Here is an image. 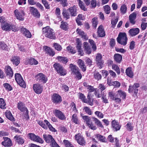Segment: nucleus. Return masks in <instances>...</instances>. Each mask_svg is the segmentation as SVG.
<instances>
[{
  "label": "nucleus",
  "instance_id": "63",
  "mask_svg": "<svg viewBox=\"0 0 147 147\" xmlns=\"http://www.w3.org/2000/svg\"><path fill=\"white\" fill-rule=\"evenodd\" d=\"M53 46L55 49L58 51H60L62 49L61 46L57 43H54Z\"/></svg>",
  "mask_w": 147,
  "mask_h": 147
},
{
  "label": "nucleus",
  "instance_id": "10",
  "mask_svg": "<svg viewBox=\"0 0 147 147\" xmlns=\"http://www.w3.org/2000/svg\"><path fill=\"white\" fill-rule=\"evenodd\" d=\"M53 113L55 116L61 120H65L66 118L64 113L59 110L55 109Z\"/></svg>",
  "mask_w": 147,
  "mask_h": 147
},
{
  "label": "nucleus",
  "instance_id": "1",
  "mask_svg": "<svg viewBox=\"0 0 147 147\" xmlns=\"http://www.w3.org/2000/svg\"><path fill=\"white\" fill-rule=\"evenodd\" d=\"M43 33L45 36L51 39H54L56 37L53 30L49 26H47L43 28Z\"/></svg>",
  "mask_w": 147,
  "mask_h": 147
},
{
  "label": "nucleus",
  "instance_id": "25",
  "mask_svg": "<svg viewBox=\"0 0 147 147\" xmlns=\"http://www.w3.org/2000/svg\"><path fill=\"white\" fill-rule=\"evenodd\" d=\"M97 33L98 36L101 37L104 36L105 35V33L102 25L99 26L98 28Z\"/></svg>",
  "mask_w": 147,
  "mask_h": 147
},
{
  "label": "nucleus",
  "instance_id": "49",
  "mask_svg": "<svg viewBox=\"0 0 147 147\" xmlns=\"http://www.w3.org/2000/svg\"><path fill=\"white\" fill-rule=\"evenodd\" d=\"M3 86L5 89L8 91H10L12 90V87L11 85L7 83H5L3 84Z\"/></svg>",
  "mask_w": 147,
  "mask_h": 147
},
{
  "label": "nucleus",
  "instance_id": "3",
  "mask_svg": "<svg viewBox=\"0 0 147 147\" xmlns=\"http://www.w3.org/2000/svg\"><path fill=\"white\" fill-rule=\"evenodd\" d=\"M43 136L46 142L51 143L52 147H60L51 135L44 134Z\"/></svg>",
  "mask_w": 147,
  "mask_h": 147
},
{
  "label": "nucleus",
  "instance_id": "19",
  "mask_svg": "<svg viewBox=\"0 0 147 147\" xmlns=\"http://www.w3.org/2000/svg\"><path fill=\"white\" fill-rule=\"evenodd\" d=\"M4 141L1 143L2 145L5 146H10L12 145V143L11 140L7 137H4Z\"/></svg>",
  "mask_w": 147,
  "mask_h": 147
},
{
  "label": "nucleus",
  "instance_id": "26",
  "mask_svg": "<svg viewBox=\"0 0 147 147\" xmlns=\"http://www.w3.org/2000/svg\"><path fill=\"white\" fill-rule=\"evenodd\" d=\"M116 96L117 97H120L122 99H125L126 96L125 93L121 90H119L116 92Z\"/></svg>",
  "mask_w": 147,
  "mask_h": 147
},
{
  "label": "nucleus",
  "instance_id": "40",
  "mask_svg": "<svg viewBox=\"0 0 147 147\" xmlns=\"http://www.w3.org/2000/svg\"><path fill=\"white\" fill-rule=\"evenodd\" d=\"M94 137L95 138H97L99 140L103 142H105V138L103 136H102L99 134H97L95 135Z\"/></svg>",
  "mask_w": 147,
  "mask_h": 147
},
{
  "label": "nucleus",
  "instance_id": "2",
  "mask_svg": "<svg viewBox=\"0 0 147 147\" xmlns=\"http://www.w3.org/2000/svg\"><path fill=\"white\" fill-rule=\"evenodd\" d=\"M127 38L126 34L125 32L120 33L117 38L118 43L123 46H125L127 43Z\"/></svg>",
  "mask_w": 147,
  "mask_h": 147
},
{
  "label": "nucleus",
  "instance_id": "16",
  "mask_svg": "<svg viewBox=\"0 0 147 147\" xmlns=\"http://www.w3.org/2000/svg\"><path fill=\"white\" fill-rule=\"evenodd\" d=\"M71 16H76L77 13V7L75 5L71 7L68 9Z\"/></svg>",
  "mask_w": 147,
  "mask_h": 147
},
{
  "label": "nucleus",
  "instance_id": "53",
  "mask_svg": "<svg viewBox=\"0 0 147 147\" xmlns=\"http://www.w3.org/2000/svg\"><path fill=\"white\" fill-rule=\"evenodd\" d=\"M63 142L66 147H74L73 145L67 140H64Z\"/></svg>",
  "mask_w": 147,
  "mask_h": 147
},
{
  "label": "nucleus",
  "instance_id": "37",
  "mask_svg": "<svg viewBox=\"0 0 147 147\" xmlns=\"http://www.w3.org/2000/svg\"><path fill=\"white\" fill-rule=\"evenodd\" d=\"M62 15L63 17L67 20L70 18V15L69 13L67 11L66 9L64 8L63 10Z\"/></svg>",
  "mask_w": 147,
  "mask_h": 147
},
{
  "label": "nucleus",
  "instance_id": "59",
  "mask_svg": "<svg viewBox=\"0 0 147 147\" xmlns=\"http://www.w3.org/2000/svg\"><path fill=\"white\" fill-rule=\"evenodd\" d=\"M98 88L101 91V94H104V92H102V91L104 90L106 88L105 85L102 84H100Z\"/></svg>",
  "mask_w": 147,
  "mask_h": 147
},
{
  "label": "nucleus",
  "instance_id": "44",
  "mask_svg": "<svg viewBox=\"0 0 147 147\" xmlns=\"http://www.w3.org/2000/svg\"><path fill=\"white\" fill-rule=\"evenodd\" d=\"M92 26L95 28H96L98 24V18L97 17L93 18L92 20Z\"/></svg>",
  "mask_w": 147,
  "mask_h": 147
},
{
  "label": "nucleus",
  "instance_id": "22",
  "mask_svg": "<svg viewBox=\"0 0 147 147\" xmlns=\"http://www.w3.org/2000/svg\"><path fill=\"white\" fill-rule=\"evenodd\" d=\"M139 32L140 30L138 28L131 29L129 31V35L131 36H133L137 35Z\"/></svg>",
  "mask_w": 147,
  "mask_h": 147
},
{
  "label": "nucleus",
  "instance_id": "14",
  "mask_svg": "<svg viewBox=\"0 0 147 147\" xmlns=\"http://www.w3.org/2000/svg\"><path fill=\"white\" fill-rule=\"evenodd\" d=\"M18 108L21 112H25L26 114L28 113L27 108L26 107L24 104L22 102H20L18 103Z\"/></svg>",
  "mask_w": 147,
  "mask_h": 147
},
{
  "label": "nucleus",
  "instance_id": "5",
  "mask_svg": "<svg viewBox=\"0 0 147 147\" xmlns=\"http://www.w3.org/2000/svg\"><path fill=\"white\" fill-rule=\"evenodd\" d=\"M53 66L57 73L62 76H64L66 74L65 70L62 66L58 63H56L54 64Z\"/></svg>",
  "mask_w": 147,
  "mask_h": 147
},
{
  "label": "nucleus",
  "instance_id": "17",
  "mask_svg": "<svg viewBox=\"0 0 147 147\" xmlns=\"http://www.w3.org/2000/svg\"><path fill=\"white\" fill-rule=\"evenodd\" d=\"M30 10L31 13L35 17L37 18L40 17V14L36 8L33 7H30Z\"/></svg>",
  "mask_w": 147,
  "mask_h": 147
},
{
  "label": "nucleus",
  "instance_id": "9",
  "mask_svg": "<svg viewBox=\"0 0 147 147\" xmlns=\"http://www.w3.org/2000/svg\"><path fill=\"white\" fill-rule=\"evenodd\" d=\"M33 88L34 91L37 94H40L42 92L43 86L41 84L39 83L34 84Z\"/></svg>",
  "mask_w": 147,
  "mask_h": 147
},
{
  "label": "nucleus",
  "instance_id": "13",
  "mask_svg": "<svg viewBox=\"0 0 147 147\" xmlns=\"http://www.w3.org/2000/svg\"><path fill=\"white\" fill-rule=\"evenodd\" d=\"M75 138L79 144L82 145H85L86 142L84 139L81 134H79L76 135Z\"/></svg>",
  "mask_w": 147,
  "mask_h": 147
},
{
  "label": "nucleus",
  "instance_id": "35",
  "mask_svg": "<svg viewBox=\"0 0 147 147\" xmlns=\"http://www.w3.org/2000/svg\"><path fill=\"white\" fill-rule=\"evenodd\" d=\"M114 59L117 63H119L122 60V56L119 54H116L114 55Z\"/></svg>",
  "mask_w": 147,
  "mask_h": 147
},
{
  "label": "nucleus",
  "instance_id": "62",
  "mask_svg": "<svg viewBox=\"0 0 147 147\" xmlns=\"http://www.w3.org/2000/svg\"><path fill=\"white\" fill-rule=\"evenodd\" d=\"M120 83L118 81H115L112 82V86H113L115 87L119 88L120 86Z\"/></svg>",
  "mask_w": 147,
  "mask_h": 147
},
{
  "label": "nucleus",
  "instance_id": "61",
  "mask_svg": "<svg viewBox=\"0 0 147 147\" xmlns=\"http://www.w3.org/2000/svg\"><path fill=\"white\" fill-rule=\"evenodd\" d=\"M81 44H79L77 45V47L78 49V51L79 52V54L81 56L83 55V53H82V51L81 49Z\"/></svg>",
  "mask_w": 147,
  "mask_h": 147
},
{
  "label": "nucleus",
  "instance_id": "34",
  "mask_svg": "<svg viewBox=\"0 0 147 147\" xmlns=\"http://www.w3.org/2000/svg\"><path fill=\"white\" fill-rule=\"evenodd\" d=\"M71 121L76 124H79L80 123V120L78 119L77 115L75 114L72 115L71 117Z\"/></svg>",
  "mask_w": 147,
  "mask_h": 147
},
{
  "label": "nucleus",
  "instance_id": "38",
  "mask_svg": "<svg viewBox=\"0 0 147 147\" xmlns=\"http://www.w3.org/2000/svg\"><path fill=\"white\" fill-rule=\"evenodd\" d=\"M56 59L59 61L63 63L64 64H66L68 61L67 59L66 58L61 56L57 57Z\"/></svg>",
  "mask_w": 147,
  "mask_h": 147
},
{
  "label": "nucleus",
  "instance_id": "20",
  "mask_svg": "<svg viewBox=\"0 0 147 147\" xmlns=\"http://www.w3.org/2000/svg\"><path fill=\"white\" fill-rule=\"evenodd\" d=\"M112 126L113 129L116 131L119 130L121 127L119 123L115 120L112 121Z\"/></svg>",
  "mask_w": 147,
  "mask_h": 147
},
{
  "label": "nucleus",
  "instance_id": "27",
  "mask_svg": "<svg viewBox=\"0 0 147 147\" xmlns=\"http://www.w3.org/2000/svg\"><path fill=\"white\" fill-rule=\"evenodd\" d=\"M78 63L79 67L83 71H86V67L85 65L84 61L81 59H79Z\"/></svg>",
  "mask_w": 147,
  "mask_h": 147
},
{
  "label": "nucleus",
  "instance_id": "11",
  "mask_svg": "<svg viewBox=\"0 0 147 147\" xmlns=\"http://www.w3.org/2000/svg\"><path fill=\"white\" fill-rule=\"evenodd\" d=\"M139 86V84L138 83H135L133 85H130L128 89L129 92L131 93L133 92L134 94H137L138 90V88Z\"/></svg>",
  "mask_w": 147,
  "mask_h": 147
},
{
  "label": "nucleus",
  "instance_id": "54",
  "mask_svg": "<svg viewBox=\"0 0 147 147\" xmlns=\"http://www.w3.org/2000/svg\"><path fill=\"white\" fill-rule=\"evenodd\" d=\"M67 23L65 22H61V24L60 26V27L61 28L65 30H66L67 29Z\"/></svg>",
  "mask_w": 147,
  "mask_h": 147
},
{
  "label": "nucleus",
  "instance_id": "51",
  "mask_svg": "<svg viewBox=\"0 0 147 147\" xmlns=\"http://www.w3.org/2000/svg\"><path fill=\"white\" fill-rule=\"evenodd\" d=\"M112 68L118 74H120V70L119 67L117 65L115 64L112 65Z\"/></svg>",
  "mask_w": 147,
  "mask_h": 147
},
{
  "label": "nucleus",
  "instance_id": "39",
  "mask_svg": "<svg viewBox=\"0 0 147 147\" xmlns=\"http://www.w3.org/2000/svg\"><path fill=\"white\" fill-rule=\"evenodd\" d=\"M5 114L6 117L9 120L12 121H14V118L10 111H7Z\"/></svg>",
  "mask_w": 147,
  "mask_h": 147
},
{
  "label": "nucleus",
  "instance_id": "21",
  "mask_svg": "<svg viewBox=\"0 0 147 147\" xmlns=\"http://www.w3.org/2000/svg\"><path fill=\"white\" fill-rule=\"evenodd\" d=\"M137 12H134L129 16V19L130 23L134 25L136 22L135 20L136 17Z\"/></svg>",
  "mask_w": 147,
  "mask_h": 147
},
{
  "label": "nucleus",
  "instance_id": "46",
  "mask_svg": "<svg viewBox=\"0 0 147 147\" xmlns=\"http://www.w3.org/2000/svg\"><path fill=\"white\" fill-rule=\"evenodd\" d=\"M28 63L32 65H36L38 63V61L34 58L28 59L27 60Z\"/></svg>",
  "mask_w": 147,
  "mask_h": 147
},
{
  "label": "nucleus",
  "instance_id": "50",
  "mask_svg": "<svg viewBox=\"0 0 147 147\" xmlns=\"http://www.w3.org/2000/svg\"><path fill=\"white\" fill-rule=\"evenodd\" d=\"M94 78L98 80L101 79L102 78L101 75L97 71L94 72Z\"/></svg>",
  "mask_w": 147,
  "mask_h": 147
},
{
  "label": "nucleus",
  "instance_id": "30",
  "mask_svg": "<svg viewBox=\"0 0 147 147\" xmlns=\"http://www.w3.org/2000/svg\"><path fill=\"white\" fill-rule=\"evenodd\" d=\"M84 47L85 51L86 53L89 54L91 53V50L90 47L88 45V44L86 42H84Z\"/></svg>",
  "mask_w": 147,
  "mask_h": 147
},
{
  "label": "nucleus",
  "instance_id": "45",
  "mask_svg": "<svg viewBox=\"0 0 147 147\" xmlns=\"http://www.w3.org/2000/svg\"><path fill=\"white\" fill-rule=\"evenodd\" d=\"M14 138H16V142L19 144H22L24 143V140L20 136L17 137V136H15L14 137Z\"/></svg>",
  "mask_w": 147,
  "mask_h": 147
},
{
  "label": "nucleus",
  "instance_id": "48",
  "mask_svg": "<svg viewBox=\"0 0 147 147\" xmlns=\"http://www.w3.org/2000/svg\"><path fill=\"white\" fill-rule=\"evenodd\" d=\"M89 42L92 46L93 50L95 51L96 49V46L94 42L92 40L89 39Z\"/></svg>",
  "mask_w": 147,
  "mask_h": 147
},
{
  "label": "nucleus",
  "instance_id": "42",
  "mask_svg": "<svg viewBox=\"0 0 147 147\" xmlns=\"http://www.w3.org/2000/svg\"><path fill=\"white\" fill-rule=\"evenodd\" d=\"M78 2L79 6L81 9L84 11H86L87 8L85 7L83 2L81 0H78Z\"/></svg>",
  "mask_w": 147,
  "mask_h": 147
},
{
  "label": "nucleus",
  "instance_id": "56",
  "mask_svg": "<svg viewBox=\"0 0 147 147\" xmlns=\"http://www.w3.org/2000/svg\"><path fill=\"white\" fill-rule=\"evenodd\" d=\"M104 11L107 14H109L110 12V7L108 5H106L104 7Z\"/></svg>",
  "mask_w": 147,
  "mask_h": 147
},
{
  "label": "nucleus",
  "instance_id": "41",
  "mask_svg": "<svg viewBox=\"0 0 147 147\" xmlns=\"http://www.w3.org/2000/svg\"><path fill=\"white\" fill-rule=\"evenodd\" d=\"M82 119L86 121L87 125L92 122L90 118L88 116L84 115L82 116Z\"/></svg>",
  "mask_w": 147,
  "mask_h": 147
},
{
  "label": "nucleus",
  "instance_id": "32",
  "mask_svg": "<svg viewBox=\"0 0 147 147\" xmlns=\"http://www.w3.org/2000/svg\"><path fill=\"white\" fill-rule=\"evenodd\" d=\"M11 61L14 64L17 65L20 63V59L18 56H14L11 59Z\"/></svg>",
  "mask_w": 147,
  "mask_h": 147
},
{
  "label": "nucleus",
  "instance_id": "47",
  "mask_svg": "<svg viewBox=\"0 0 147 147\" xmlns=\"http://www.w3.org/2000/svg\"><path fill=\"white\" fill-rule=\"evenodd\" d=\"M6 103L4 100L2 98H0V107L2 109L6 108Z\"/></svg>",
  "mask_w": 147,
  "mask_h": 147
},
{
  "label": "nucleus",
  "instance_id": "52",
  "mask_svg": "<svg viewBox=\"0 0 147 147\" xmlns=\"http://www.w3.org/2000/svg\"><path fill=\"white\" fill-rule=\"evenodd\" d=\"M125 127L129 131H131L133 129L134 127L130 122L128 123Z\"/></svg>",
  "mask_w": 147,
  "mask_h": 147
},
{
  "label": "nucleus",
  "instance_id": "64",
  "mask_svg": "<svg viewBox=\"0 0 147 147\" xmlns=\"http://www.w3.org/2000/svg\"><path fill=\"white\" fill-rule=\"evenodd\" d=\"M95 114L97 115L98 118H102L103 117V114L101 112L98 111H96L95 112Z\"/></svg>",
  "mask_w": 147,
  "mask_h": 147
},
{
  "label": "nucleus",
  "instance_id": "36",
  "mask_svg": "<svg viewBox=\"0 0 147 147\" xmlns=\"http://www.w3.org/2000/svg\"><path fill=\"white\" fill-rule=\"evenodd\" d=\"M76 32L78 34L81 36V37L87 40L88 39V38L83 31H81L79 29H77L76 30Z\"/></svg>",
  "mask_w": 147,
  "mask_h": 147
},
{
  "label": "nucleus",
  "instance_id": "6",
  "mask_svg": "<svg viewBox=\"0 0 147 147\" xmlns=\"http://www.w3.org/2000/svg\"><path fill=\"white\" fill-rule=\"evenodd\" d=\"M15 79L17 82L21 87H26L25 82L20 74L16 73L15 74Z\"/></svg>",
  "mask_w": 147,
  "mask_h": 147
},
{
  "label": "nucleus",
  "instance_id": "24",
  "mask_svg": "<svg viewBox=\"0 0 147 147\" xmlns=\"http://www.w3.org/2000/svg\"><path fill=\"white\" fill-rule=\"evenodd\" d=\"M22 33L27 38H30L32 35L29 31L25 28H21Z\"/></svg>",
  "mask_w": 147,
  "mask_h": 147
},
{
  "label": "nucleus",
  "instance_id": "8",
  "mask_svg": "<svg viewBox=\"0 0 147 147\" xmlns=\"http://www.w3.org/2000/svg\"><path fill=\"white\" fill-rule=\"evenodd\" d=\"M14 14L15 17L18 20L21 21L24 20L25 14L23 10L19 11L18 9H16L14 11Z\"/></svg>",
  "mask_w": 147,
  "mask_h": 147
},
{
  "label": "nucleus",
  "instance_id": "60",
  "mask_svg": "<svg viewBox=\"0 0 147 147\" xmlns=\"http://www.w3.org/2000/svg\"><path fill=\"white\" fill-rule=\"evenodd\" d=\"M90 129L95 130L97 129V127L92 122L87 125Z\"/></svg>",
  "mask_w": 147,
  "mask_h": 147
},
{
  "label": "nucleus",
  "instance_id": "7",
  "mask_svg": "<svg viewBox=\"0 0 147 147\" xmlns=\"http://www.w3.org/2000/svg\"><path fill=\"white\" fill-rule=\"evenodd\" d=\"M28 136L29 139L31 140L40 143H42L43 142V141L41 138L33 133H30L28 134Z\"/></svg>",
  "mask_w": 147,
  "mask_h": 147
},
{
  "label": "nucleus",
  "instance_id": "18",
  "mask_svg": "<svg viewBox=\"0 0 147 147\" xmlns=\"http://www.w3.org/2000/svg\"><path fill=\"white\" fill-rule=\"evenodd\" d=\"M5 73L9 78L10 79L13 75V72L11 67L9 66L5 67Z\"/></svg>",
  "mask_w": 147,
  "mask_h": 147
},
{
  "label": "nucleus",
  "instance_id": "23",
  "mask_svg": "<svg viewBox=\"0 0 147 147\" xmlns=\"http://www.w3.org/2000/svg\"><path fill=\"white\" fill-rule=\"evenodd\" d=\"M102 56L100 54H98L96 57V60L97 63L100 66V68H101L103 65V62L102 60Z\"/></svg>",
  "mask_w": 147,
  "mask_h": 147
},
{
  "label": "nucleus",
  "instance_id": "31",
  "mask_svg": "<svg viewBox=\"0 0 147 147\" xmlns=\"http://www.w3.org/2000/svg\"><path fill=\"white\" fill-rule=\"evenodd\" d=\"M92 119L98 127L101 128H104L101 122L98 119L94 117H92Z\"/></svg>",
  "mask_w": 147,
  "mask_h": 147
},
{
  "label": "nucleus",
  "instance_id": "28",
  "mask_svg": "<svg viewBox=\"0 0 147 147\" xmlns=\"http://www.w3.org/2000/svg\"><path fill=\"white\" fill-rule=\"evenodd\" d=\"M69 67L71 69L72 74L74 75L79 71L78 68L75 65L70 64L69 65Z\"/></svg>",
  "mask_w": 147,
  "mask_h": 147
},
{
  "label": "nucleus",
  "instance_id": "4",
  "mask_svg": "<svg viewBox=\"0 0 147 147\" xmlns=\"http://www.w3.org/2000/svg\"><path fill=\"white\" fill-rule=\"evenodd\" d=\"M1 28L3 30L5 31H9L11 30L15 32L17 30L14 25L7 23H5L2 24Z\"/></svg>",
  "mask_w": 147,
  "mask_h": 147
},
{
  "label": "nucleus",
  "instance_id": "12",
  "mask_svg": "<svg viewBox=\"0 0 147 147\" xmlns=\"http://www.w3.org/2000/svg\"><path fill=\"white\" fill-rule=\"evenodd\" d=\"M36 77L37 81H38L40 82H42L43 83H45L47 80V77L41 73L38 74L36 76Z\"/></svg>",
  "mask_w": 147,
  "mask_h": 147
},
{
  "label": "nucleus",
  "instance_id": "43",
  "mask_svg": "<svg viewBox=\"0 0 147 147\" xmlns=\"http://www.w3.org/2000/svg\"><path fill=\"white\" fill-rule=\"evenodd\" d=\"M127 7L126 6L125 4L122 5L120 7L121 13L122 14H124L126 12Z\"/></svg>",
  "mask_w": 147,
  "mask_h": 147
},
{
  "label": "nucleus",
  "instance_id": "55",
  "mask_svg": "<svg viewBox=\"0 0 147 147\" xmlns=\"http://www.w3.org/2000/svg\"><path fill=\"white\" fill-rule=\"evenodd\" d=\"M109 97L110 99L112 100H114L116 97V94L114 93L113 92L111 91L109 92L108 94Z\"/></svg>",
  "mask_w": 147,
  "mask_h": 147
},
{
  "label": "nucleus",
  "instance_id": "33",
  "mask_svg": "<svg viewBox=\"0 0 147 147\" xmlns=\"http://www.w3.org/2000/svg\"><path fill=\"white\" fill-rule=\"evenodd\" d=\"M125 73L127 76L131 78H133L134 76L132 68L130 67H128L126 69Z\"/></svg>",
  "mask_w": 147,
  "mask_h": 147
},
{
  "label": "nucleus",
  "instance_id": "58",
  "mask_svg": "<svg viewBox=\"0 0 147 147\" xmlns=\"http://www.w3.org/2000/svg\"><path fill=\"white\" fill-rule=\"evenodd\" d=\"M94 94L96 96L97 98H100L101 97L102 95H103V94H100L99 92V90L98 89H95L94 90Z\"/></svg>",
  "mask_w": 147,
  "mask_h": 147
},
{
  "label": "nucleus",
  "instance_id": "15",
  "mask_svg": "<svg viewBox=\"0 0 147 147\" xmlns=\"http://www.w3.org/2000/svg\"><path fill=\"white\" fill-rule=\"evenodd\" d=\"M51 99L53 102L55 104L60 102L61 101V97L59 94L55 93L52 95Z\"/></svg>",
  "mask_w": 147,
  "mask_h": 147
},
{
  "label": "nucleus",
  "instance_id": "29",
  "mask_svg": "<svg viewBox=\"0 0 147 147\" xmlns=\"http://www.w3.org/2000/svg\"><path fill=\"white\" fill-rule=\"evenodd\" d=\"M43 49L46 53L50 55L53 56L55 55V53L49 47L47 46H45L43 47Z\"/></svg>",
  "mask_w": 147,
  "mask_h": 147
},
{
  "label": "nucleus",
  "instance_id": "57",
  "mask_svg": "<svg viewBox=\"0 0 147 147\" xmlns=\"http://www.w3.org/2000/svg\"><path fill=\"white\" fill-rule=\"evenodd\" d=\"M84 110L85 112L88 115H91L92 114V112L89 107H84Z\"/></svg>",
  "mask_w": 147,
  "mask_h": 147
}]
</instances>
